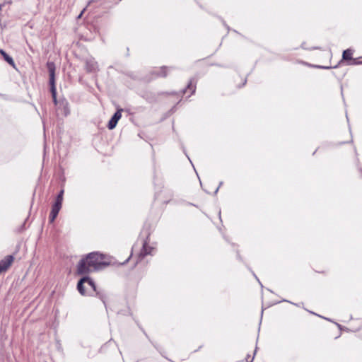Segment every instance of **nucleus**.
Listing matches in <instances>:
<instances>
[{
	"mask_svg": "<svg viewBox=\"0 0 362 362\" xmlns=\"http://www.w3.org/2000/svg\"><path fill=\"white\" fill-rule=\"evenodd\" d=\"M110 264L105 260L104 255L98 252H90L78 262L76 272L79 275L88 274L100 270Z\"/></svg>",
	"mask_w": 362,
	"mask_h": 362,
	"instance_id": "obj_1",
	"label": "nucleus"
},
{
	"mask_svg": "<svg viewBox=\"0 0 362 362\" xmlns=\"http://www.w3.org/2000/svg\"><path fill=\"white\" fill-rule=\"evenodd\" d=\"M84 284H86V286L90 288L93 291H96L95 285L93 281L86 275H84V276L80 279L77 284L78 291L81 294L86 295L88 293L86 291V287L84 286Z\"/></svg>",
	"mask_w": 362,
	"mask_h": 362,
	"instance_id": "obj_2",
	"label": "nucleus"
},
{
	"mask_svg": "<svg viewBox=\"0 0 362 362\" xmlns=\"http://www.w3.org/2000/svg\"><path fill=\"white\" fill-rule=\"evenodd\" d=\"M47 66L49 71V84H50V90L52 93V98H56L57 96V90L55 87V65L53 62H47Z\"/></svg>",
	"mask_w": 362,
	"mask_h": 362,
	"instance_id": "obj_3",
	"label": "nucleus"
},
{
	"mask_svg": "<svg viewBox=\"0 0 362 362\" xmlns=\"http://www.w3.org/2000/svg\"><path fill=\"white\" fill-rule=\"evenodd\" d=\"M13 257L12 255H8L4 259L0 261V271L6 272L11 265L13 262Z\"/></svg>",
	"mask_w": 362,
	"mask_h": 362,
	"instance_id": "obj_4",
	"label": "nucleus"
},
{
	"mask_svg": "<svg viewBox=\"0 0 362 362\" xmlns=\"http://www.w3.org/2000/svg\"><path fill=\"white\" fill-rule=\"evenodd\" d=\"M122 111V109L118 110L113 115V116L112 117V118L110 119V120L109 121L108 124H107V127H108L109 129H113L116 127L119 119L122 117V113H121Z\"/></svg>",
	"mask_w": 362,
	"mask_h": 362,
	"instance_id": "obj_5",
	"label": "nucleus"
},
{
	"mask_svg": "<svg viewBox=\"0 0 362 362\" xmlns=\"http://www.w3.org/2000/svg\"><path fill=\"white\" fill-rule=\"evenodd\" d=\"M97 68V64L94 61H87L86 63V69L88 72L95 71Z\"/></svg>",
	"mask_w": 362,
	"mask_h": 362,
	"instance_id": "obj_6",
	"label": "nucleus"
},
{
	"mask_svg": "<svg viewBox=\"0 0 362 362\" xmlns=\"http://www.w3.org/2000/svg\"><path fill=\"white\" fill-rule=\"evenodd\" d=\"M153 250V248L150 246L148 245L147 243L145 242L143 245V247H142V250L141 251V253L140 255L142 256V257H144L147 255H151V250Z\"/></svg>",
	"mask_w": 362,
	"mask_h": 362,
	"instance_id": "obj_7",
	"label": "nucleus"
},
{
	"mask_svg": "<svg viewBox=\"0 0 362 362\" xmlns=\"http://www.w3.org/2000/svg\"><path fill=\"white\" fill-rule=\"evenodd\" d=\"M0 53L4 57V59L6 62H7L10 65L14 66V61L11 57L7 54L4 50L0 49Z\"/></svg>",
	"mask_w": 362,
	"mask_h": 362,
	"instance_id": "obj_8",
	"label": "nucleus"
},
{
	"mask_svg": "<svg viewBox=\"0 0 362 362\" xmlns=\"http://www.w3.org/2000/svg\"><path fill=\"white\" fill-rule=\"evenodd\" d=\"M352 51L351 49H346L343 52L342 57L345 60H349L352 58Z\"/></svg>",
	"mask_w": 362,
	"mask_h": 362,
	"instance_id": "obj_9",
	"label": "nucleus"
},
{
	"mask_svg": "<svg viewBox=\"0 0 362 362\" xmlns=\"http://www.w3.org/2000/svg\"><path fill=\"white\" fill-rule=\"evenodd\" d=\"M62 204L54 203L52 207L51 212L58 214L62 208Z\"/></svg>",
	"mask_w": 362,
	"mask_h": 362,
	"instance_id": "obj_10",
	"label": "nucleus"
},
{
	"mask_svg": "<svg viewBox=\"0 0 362 362\" xmlns=\"http://www.w3.org/2000/svg\"><path fill=\"white\" fill-rule=\"evenodd\" d=\"M63 194H64V190L62 189L59 194L57 195L55 202L57 204H59L62 205V201H63Z\"/></svg>",
	"mask_w": 362,
	"mask_h": 362,
	"instance_id": "obj_11",
	"label": "nucleus"
},
{
	"mask_svg": "<svg viewBox=\"0 0 362 362\" xmlns=\"http://www.w3.org/2000/svg\"><path fill=\"white\" fill-rule=\"evenodd\" d=\"M57 215L58 214H57L50 212L49 217V223H53L54 221L55 218H57Z\"/></svg>",
	"mask_w": 362,
	"mask_h": 362,
	"instance_id": "obj_12",
	"label": "nucleus"
},
{
	"mask_svg": "<svg viewBox=\"0 0 362 362\" xmlns=\"http://www.w3.org/2000/svg\"><path fill=\"white\" fill-rule=\"evenodd\" d=\"M187 88L192 89V93L194 92L195 88L194 86H192V81H190L189 83H188Z\"/></svg>",
	"mask_w": 362,
	"mask_h": 362,
	"instance_id": "obj_13",
	"label": "nucleus"
},
{
	"mask_svg": "<svg viewBox=\"0 0 362 362\" xmlns=\"http://www.w3.org/2000/svg\"><path fill=\"white\" fill-rule=\"evenodd\" d=\"M254 360V356H251L250 355H247L245 358V361L247 362H252Z\"/></svg>",
	"mask_w": 362,
	"mask_h": 362,
	"instance_id": "obj_14",
	"label": "nucleus"
},
{
	"mask_svg": "<svg viewBox=\"0 0 362 362\" xmlns=\"http://www.w3.org/2000/svg\"><path fill=\"white\" fill-rule=\"evenodd\" d=\"M166 69H167L166 67H163L162 69V70H161L162 71V74H161L162 76H166V73H165V71Z\"/></svg>",
	"mask_w": 362,
	"mask_h": 362,
	"instance_id": "obj_15",
	"label": "nucleus"
},
{
	"mask_svg": "<svg viewBox=\"0 0 362 362\" xmlns=\"http://www.w3.org/2000/svg\"><path fill=\"white\" fill-rule=\"evenodd\" d=\"M97 295H98V296H99V297H100V298L102 299V300L103 301V303H105L103 295L100 294L99 293H97Z\"/></svg>",
	"mask_w": 362,
	"mask_h": 362,
	"instance_id": "obj_16",
	"label": "nucleus"
},
{
	"mask_svg": "<svg viewBox=\"0 0 362 362\" xmlns=\"http://www.w3.org/2000/svg\"><path fill=\"white\" fill-rule=\"evenodd\" d=\"M83 11H84V9H83V10L81 12V13L78 15V18H81V16L83 15Z\"/></svg>",
	"mask_w": 362,
	"mask_h": 362,
	"instance_id": "obj_17",
	"label": "nucleus"
},
{
	"mask_svg": "<svg viewBox=\"0 0 362 362\" xmlns=\"http://www.w3.org/2000/svg\"><path fill=\"white\" fill-rule=\"evenodd\" d=\"M4 6V4H0V11H1L2 7Z\"/></svg>",
	"mask_w": 362,
	"mask_h": 362,
	"instance_id": "obj_18",
	"label": "nucleus"
},
{
	"mask_svg": "<svg viewBox=\"0 0 362 362\" xmlns=\"http://www.w3.org/2000/svg\"><path fill=\"white\" fill-rule=\"evenodd\" d=\"M53 98V101L55 104H57V97L56 98Z\"/></svg>",
	"mask_w": 362,
	"mask_h": 362,
	"instance_id": "obj_19",
	"label": "nucleus"
},
{
	"mask_svg": "<svg viewBox=\"0 0 362 362\" xmlns=\"http://www.w3.org/2000/svg\"><path fill=\"white\" fill-rule=\"evenodd\" d=\"M2 272L0 271V274Z\"/></svg>",
	"mask_w": 362,
	"mask_h": 362,
	"instance_id": "obj_20",
	"label": "nucleus"
}]
</instances>
